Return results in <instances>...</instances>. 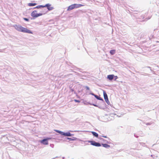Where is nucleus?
Here are the masks:
<instances>
[{"label":"nucleus","mask_w":159,"mask_h":159,"mask_svg":"<svg viewBox=\"0 0 159 159\" xmlns=\"http://www.w3.org/2000/svg\"><path fill=\"white\" fill-rule=\"evenodd\" d=\"M14 27L17 31L24 33L29 34H32V32L30 30L26 28H24L19 25H15Z\"/></svg>","instance_id":"1"},{"label":"nucleus","mask_w":159,"mask_h":159,"mask_svg":"<svg viewBox=\"0 0 159 159\" xmlns=\"http://www.w3.org/2000/svg\"><path fill=\"white\" fill-rule=\"evenodd\" d=\"M93 95L94 97L98 99V100H103V99H102L99 97H98V96L97 95H95L94 94H93Z\"/></svg>","instance_id":"11"},{"label":"nucleus","mask_w":159,"mask_h":159,"mask_svg":"<svg viewBox=\"0 0 159 159\" xmlns=\"http://www.w3.org/2000/svg\"><path fill=\"white\" fill-rule=\"evenodd\" d=\"M51 5L48 3L45 5L46 7H47L49 11H51L53 9V7H51Z\"/></svg>","instance_id":"6"},{"label":"nucleus","mask_w":159,"mask_h":159,"mask_svg":"<svg viewBox=\"0 0 159 159\" xmlns=\"http://www.w3.org/2000/svg\"><path fill=\"white\" fill-rule=\"evenodd\" d=\"M91 132L92 134L93 135V136L96 137H98V134L96 132Z\"/></svg>","instance_id":"14"},{"label":"nucleus","mask_w":159,"mask_h":159,"mask_svg":"<svg viewBox=\"0 0 159 159\" xmlns=\"http://www.w3.org/2000/svg\"><path fill=\"white\" fill-rule=\"evenodd\" d=\"M67 139L70 140V141H74L75 140V139H72L71 138H67Z\"/></svg>","instance_id":"17"},{"label":"nucleus","mask_w":159,"mask_h":159,"mask_svg":"<svg viewBox=\"0 0 159 159\" xmlns=\"http://www.w3.org/2000/svg\"><path fill=\"white\" fill-rule=\"evenodd\" d=\"M75 8L74 4H72L68 7L67 8V11H70Z\"/></svg>","instance_id":"7"},{"label":"nucleus","mask_w":159,"mask_h":159,"mask_svg":"<svg viewBox=\"0 0 159 159\" xmlns=\"http://www.w3.org/2000/svg\"><path fill=\"white\" fill-rule=\"evenodd\" d=\"M86 88L87 90H89L90 89L89 88L88 86H86Z\"/></svg>","instance_id":"23"},{"label":"nucleus","mask_w":159,"mask_h":159,"mask_svg":"<svg viewBox=\"0 0 159 159\" xmlns=\"http://www.w3.org/2000/svg\"><path fill=\"white\" fill-rule=\"evenodd\" d=\"M114 77L113 75H109L107 76V78L109 80H111L113 79Z\"/></svg>","instance_id":"9"},{"label":"nucleus","mask_w":159,"mask_h":159,"mask_svg":"<svg viewBox=\"0 0 159 159\" xmlns=\"http://www.w3.org/2000/svg\"><path fill=\"white\" fill-rule=\"evenodd\" d=\"M102 137H104V138H107V137L106 136H102Z\"/></svg>","instance_id":"24"},{"label":"nucleus","mask_w":159,"mask_h":159,"mask_svg":"<svg viewBox=\"0 0 159 159\" xmlns=\"http://www.w3.org/2000/svg\"><path fill=\"white\" fill-rule=\"evenodd\" d=\"M89 142L91 143V144L93 146L97 147H100L101 146V144L100 143L94 141H90Z\"/></svg>","instance_id":"3"},{"label":"nucleus","mask_w":159,"mask_h":159,"mask_svg":"<svg viewBox=\"0 0 159 159\" xmlns=\"http://www.w3.org/2000/svg\"><path fill=\"white\" fill-rule=\"evenodd\" d=\"M56 131L58 133H59L62 135H63V132L59 131V130H56Z\"/></svg>","instance_id":"16"},{"label":"nucleus","mask_w":159,"mask_h":159,"mask_svg":"<svg viewBox=\"0 0 159 159\" xmlns=\"http://www.w3.org/2000/svg\"><path fill=\"white\" fill-rule=\"evenodd\" d=\"M74 5L75 6V8H79L80 7L82 6H84V5L81 4H74Z\"/></svg>","instance_id":"8"},{"label":"nucleus","mask_w":159,"mask_h":159,"mask_svg":"<svg viewBox=\"0 0 159 159\" xmlns=\"http://www.w3.org/2000/svg\"><path fill=\"white\" fill-rule=\"evenodd\" d=\"M40 8L46 7L45 5H40Z\"/></svg>","instance_id":"22"},{"label":"nucleus","mask_w":159,"mask_h":159,"mask_svg":"<svg viewBox=\"0 0 159 159\" xmlns=\"http://www.w3.org/2000/svg\"><path fill=\"white\" fill-rule=\"evenodd\" d=\"M40 8V5H38V6H37L36 7H35V8Z\"/></svg>","instance_id":"18"},{"label":"nucleus","mask_w":159,"mask_h":159,"mask_svg":"<svg viewBox=\"0 0 159 159\" xmlns=\"http://www.w3.org/2000/svg\"><path fill=\"white\" fill-rule=\"evenodd\" d=\"M103 96L105 101L107 103H108V102H109L108 98L107 95L104 91H103Z\"/></svg>","instance_id":"4"},{"label":"nucleus","mask_w":159,"mask_h":159,"mask_svg":"<svg viewBox=\"0 0 159 159\" xmlns=\"http://www.w3.org/2000/svg\"><path fill=\"white\" fill-rule=\"evenodd\" d=\"M36 4H37V3H28V5L29 6L31 7V6H34L36 5Z\"/></svg>","instance_id":"13"},{"label":"nucleus","mask_w":159,"mask_h":159,"mask_svg":"<svg viewBox=\"0 0 159 159\" xmlns=\"http://www.w3.org/2000/svg\"><path fill=\"white\" fill-rule=\"evenodd\" d=\"M46 11V13H47V11H46V9H43L42 10V11H41V13H43V11Z\"/></svg>","instance_id":"21"},{"label":"nucleus","mask_w":159,"mask_h":159,"mask_svg":"<svg viewBox=\"0 0 159 159\" xmlns=\"http://www.w3.org/2000/svg\"><path fill=\"white\" fill-rule=\"evenodd\" d=\"M48 139H44L40 141V143L44 145H48Z\"/></svg>","instance_id":"5"},{"label":"nucleus","mask_w":159,"mask_h":159,"mask_svg":"<svg viewBox=\"0 0 159 159\" xmlns=\"http://www.w3.org/2000/svg\"><path fill=\"white\" fill-rule=\"evenodd\" d=\"M117 78V76H116V78Z\"/></svg>","instance_id":"25"},{"label":"nucleus","mask_w":159,"mask_h":159,"mask_svg":"<svg viewBox=\"0 0 159 159\" xmlns=\"http://www.w3.org/2000/svg\"><path fill=\"white\" fill-rule=\"evenodd\" d=\"M63 135L66 136H71V134L70 132H68V133L63 132Z\"/></svg>","instance_id":"10"},{"label":"nucleus","mask_w":159,"mask_h":159,"mask_svg":"<svg viewBox=\"0 0 159 159\" xmlns=\"http://www.w3.org/2000/svg\"><path fill=\"white\" fill-rule=\"evenodd\" d=\"M115 50H112L110 51V52L111 55H113L115 53Z\"/></svg>","instance_id":"15"},{"label":"nucleus","mask_w":159,"mask_h":159,"mask_svg":"<svg viewBox=\"0 0 159 159\" xmlns=\"http://www.w3.org/2000/svg\"><path fill=\"white\" fill-rule=\"evenodd\" d=\"M74 100L76 102H80V101L76 100V99H75Z\"/></svg>","instance_id":"20"},{"label":"nucleus","mask_w":159,"mask_h":159,"mask_svg":"<svg viewBox=\"0 0 159 159\" xmlns=\"http://www.w3.org/2000/svg\"><path fill=\"white\" fill-rule=\"evenodd\" d=\"M23 19L25 20V21H29V20L27 18H23Z\"/></svg>","instance_id":"19"},{"label":"nucleus","mask_w":159,"mask_h":159,"mask_svg":"<svg viewBox=\"0 0 159 159\" xmlns=\"http://www.w3.org/2000/svg\"><path fill=\"white\" fill-rule=\"evenodd\" d=\"M37 11L36 10H34L32 11L31 14V16L33 17L36 18L46 14V12L45 11H43V13H39L38 14L37 13Z\"/></svg>","instance_id":"2"},{"label":"nucleus","mask_w":159,"mask_h":159,"mask_svg":"<svg viewBox=\"0 0 159 159\" xmlns=\"http://www.w3.org/2000/svg\"><path fill=\"white\" fill-rule=\"evenodd\" d=\"M102 146L106 148H109L110 147V145H109L107 144H102Z\"/></svg>","instance_id":"12"},{"label":"nucleus","mask_w":159,"mask_h":159,"mask_svg":"<svg viewBox=\"0 0 159 159\" xmlns=\"http://www.w3.org/2000/svg\"><path fill=\"white\" fill-rule=\"evenodd\" d=\"M117 78V76H116V78Z\"/></svg>","instance_id":"26"}]
</instances>
